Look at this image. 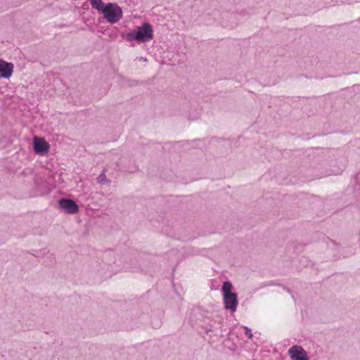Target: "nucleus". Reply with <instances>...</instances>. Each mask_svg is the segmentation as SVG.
Wrapping results in <instances>:
<instances>
[{
	"instance_id": "obj_3",
	"label": "nucleus",
	"mask_w": 360,
	"mask_h": 360,
	"mask_svg": "<svg viewBox=\"0 0 360 360\" xmlns=\"http://www.w3.org/2000/svg\"><path fill=\"white\" fill-rule=\"evenodd\" d=\"M103 265L101 274L105 277H110L113 274L116 273L120 269L118 265H116L115 253L112 251H108L104 253L103 257Z\"/></svg>"
},
{
	"instance_id": "obj_5",
	"label": "nucleus",
	"mask_w": 360,
	"mask_h": 360,
	"mask_svg": "<svg viewBox=\"0 0 360 360\" xmlns=\"http://www.w3.org/2000/svg\"><path fill=\"white\" fill-rule=\"evenodd\" d=\"M60 208L64 210L68 214H76L79 211L77 204L72 199L61 198L58 201Z\"/></svg>"
},
{
	"instance_id": "obj_1",
	"label": "nucleus",
	"mask_w": 360,
	"mask_h": 360,
	"mask_svg": "<svg viewBox=\"0 0 360 360\" xmlns=\"http://www.w3.org/2000/svg\"><path fill=\"white\" fill-rule=\"evenodd\" d=\"M153 30L151 25L144 22L137 29L133 30L126 34L127 41H136L141 43L150 41L153 39Z\"/></svg>"
},
{
	"instance_id": "obj_7",
	"label": "nucleus",
	"mask_w": 360,
	"mask_h": 360,
	"mask_svg": "<svg viewBox=\"0 0 360 360\" xmlns=\"http://www.w3.org/2000/svg\"><path fill=\"white\" fill-rule=\"evenodd\" d=\"M49 149V145L44 139L34 137V150L36 153L43 154L48 152Z\"/></svg>"
},
{
	"instance_id": "obj_10",
	"label": "nucleus",
	"mask_w": 360,
	"mask_h": 360,
	"mask_svg": "<svg viewBox=\"0 0 360 360\" xmlns=\"http://www.w3.org/2000/svg\"><path fill=\"white\" fill-rule=\"evenodd\" d=\"M232 290V284L229 281H225L223 283L221 291L223 292V295H225L226 294L233 293L231 292Z\"/></svg>"
},
{
	"instance_id": "obj_8",
	"label": "nucleus",
	"mask_w": 360,
	"mask_h": 360,
	"mask_svg": "<svg viewBox=\"0 0 360 360\" xmlns=\"http://www.w3.org/2000/svg\"><path fill=\"white\" fill-rule=\"evenodd\" d=\"M13 71V65L12 63H7L0 59V77L8 79L11 77Z\"/></svg>"
},
{
	"instance_id": "obj_6",
	"label": "nucleus",
	"mask_w": 360,
	"mask_h": 360,
	"mask_svg": "<svg viewBox=\"0 0 360 360\" xmlns=\"http://www.w3.org/2000/svg\"><path fill=\"white\" fill-rule=\"evenodd\" d=\"M223 296L225 309L229 310L231 312L236 311L238 304L237 294L236 292L230 293Z\"/></svg>"
},
{
	"instance_id": "obj_12",
	"label": "nucleus",
	"mask_w": 360,
	"mask_h": 360,
	"mask_svg": "<svg viewBox=\"0 0 360 360\" xmlns=\"http://www.w3.org/2000/svg\"><path fill=\"white\" fill-rule=\"evenodd\" d=\"M243 329H244V331H245L244 332L245 335L246 336H248L249 339H252L253 335H252L251 329H250L249 328H248L246 326H244Z\"/></svg>"
},
{
	"instance_id": "obj_13",
	"label": "nucleus",
	"mask_w": 360,
	"mask_h": 360,
	"mask_svg": "<svg viewBox=\"0 0 360 360\" xmlns=\"http://www.w3.org/2000/svg\"><path fill=\"white\" fill-rule=\"evenodd\" d=\"M205 333H210V332L212 331V327H206V328H205Z\"/></svg>"
},
{
	"instance_id": "obj_4",
	"label": "nucleus",
	"mask_w": 360,
	"mask_h": 360,
	"mask_svg": "<svg viewBox=\"0 0 360 360\" xmlns=\"http://www.w3.org/2000/svg\"><path fill=\"white\" fill-rule=\"evenodd\" d=\"M288 353L291 360H309L307 352L298 345L290 347Z\"/></svg>"
},
{
	"instance_id": "obj_11",
	"label": "nucleus",
	"mask_w": 360,
	"mask_h": 360,
	"mask_svg": "<svg viewBox=\"0 0 360 360\" xmlns=\"http://www.w3.org/2000/svg\"><path fill=\"white\" fill-rule=\"evenodd\" d=\"M97 181L98 184L104 185L110 183V181L107 179L105 171H102L100 175L97 178Z\"/></svg>"
},
{
	"instance_id": "obj_14",
	"label": "nucleus",
	"mask_w": 360,
	"mask_h": 360,
	"mask_svg": "<svg viewBox=\"0 0 360 360\" xmlns=\"http://www.w3.org/2000/svg\"><path fill=\"white\" fill-rule=\"evenodd\" d=\"M142 60H146V58H141Z\"/></svg>"
},
{
	"instance_id": "obj_2",
	"label": "nucleus",
	"mask_w": 360,
	"mask_h": 360,
	"mask_svg": "<svg viewBox=\"0 0 360 360\" xmlns=\"http://www.w3.org/2000/svg\"><path fill=\"white\" fill-rule=\"evenodd\" d=\"M101 13L108 22L115 24L122 19L123 12L117 4L108 3Z\"/></svg>"
},
{
	"instance_id": "obj_9",
	"label": "nucleus",
	"mask_w": 360,
	"mask_h": 360,
	"mask_svg": "<svg viewBox=\"0 0 360 360\" xmlns=\"http://www.w3.org/2000/svg\"><path fill=\"white\" fill-rule=\"evenodd\" d=\"M90 4L94 9L102 13L103 8L106 6L102 0H90Z\"/></svg>"
}]
</instances>
